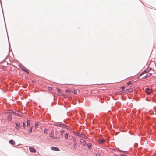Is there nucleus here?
<instances>
[{
	"label": "nucleus",
	"instance_id": "f257e3e1",
	"mask_svg": "<svg viewBox=\"0 0 156 156\" xmlns=\"http://www.w3.org/2000/svg\"><path fill=\"white\" fill-rule=\"evenodd\" d=\"M77 136H80V137L83 138H86V136H85V135L82 133L80 134V133H77Z\"/></svg>",
	"mask_w": 156,
	"mask_h": 156
},
{
	"label": "nucleus",
	"instance_id": "f03ea898",
	"mask_svg": "<svg viewBox=\"0 0 156 156\" xmlns=\"http://www.w3.org/2000/svg\"><path fill=\"white\" fill-rule=\"evenodd\" d=\"M29 149L30 151L31 152L35 153L36 152V149L33 147H30Z\"/></svg>",
	"mask_w": 156,
	"mask_h": 156
},
{
	"label": "nucleus",
	"instance_id": "7ed1b4c3",
	"mask_svg": "<svg viewBox=\"0 0 156 156\" xmlns=\"http://www.w3.org/2000/svg\"><path fill=\"white\" fill-rule=\"evenodd\" d=\"M151 69V68H150V69H147V70H145L144 71L140 74V76H141L142 75H143L144 74V73H147L148 72H149V71Z\"/></svg>",
	"mask_w": 156,
	"mask_h": 156
},
{
	"label": "nucleus",
	"instance_id": "20e7f679",
	"mask_svg": "<svg viewBox=\"0 0 156 156\" xmlns=\"http://www.w3.org/2000/svg\"><path fill=\"white\" fill-rule=\"evenodd\" d=\"M151 69V68H150V69H147V70H145L144 71L140 74V76H141L142 75H143L144 74V73H147L148 72H149V71Z\"/></svg>",
	"mask_w": 156,
	"mask_h": 156
},
{
	"label": "nucleus",
	"instance_id": "39448f33",
	"mask_svg": "<svg viewBox=\"0 0 156 156\" xmlns=\"http://www.w3.org/2000/svg\"><path fill=\"white\" fill-rule=\"evenodd\" d=\"M146 92L147 94L149 95L151 94V93L152 92V90L148 88H147L146 89Z\"/></svg>",
	"mask_w": 156,
	"mask_h": 156
},
{
	"label": "nucleus",
	"instance_id": "423d86ee",
	"mask_svg": "<svg viewBox=\"0 0 156 156\" xmlns=\"http://www.w3.org/2000/svg\"><path fill=\"white\" fill-rule=\"evenodd\" d=\"M105 141V140L103 138L99 139L98 140L99 143L101 144L104 143Z\"/></svg>",
	"mask_w": 156,
	"mask_h": 156
},
{
	"label": "nucleus",
	"instance_id": "0eeeda50",
	"mask_svg": "<svg viewBox=\"0 0 156 156\" xmlns=\"http://www.w3.org/2000/svg\"><path fill=\"white\" fill-rule=\"evenodd\" d=\"M51 149L54 151H59V149L58 148L54 147H51Z\"/></svg>",
	"mask_w": 156,
	"mask_h": 156
},
{
	"label": "nucleus",
	"instance_id": "6e6552de",
	"mask_svg": "<svg viewBox=\"0 0 156 156\" xmlns=\"http://www.w3.org/2000/svg\"><path fill=\"white\" fill-rule=\"evenodd\" d=\"M81 143L83 145H86L87 144L86 142L83 139H81L80 140Z\"/></svg>",
	"mask_w": 156,
	"mask_h": 156
},
{
	"label": "nucleus",
	"instance_id": "1a4fd4ad",
	"mask_svg": "<svg viewBox=\"0 0 156 156\" xmlns=\"http://www.w3.org/2000/svg\"><path fill=\"white\" fill-rule=\"evenodd\" d=\"M16 128L17 130H19L20 128V124L16 123Z\"/></svg>",
	"mask_w": 156,
	"mask_h": 156
},
{
	"label": "nucleus",
	"instance_id": "9d476101",
	"mask_svg": "<svg viewBox=\"0 0 156 156\" xmlns=\"http://www.w3.org/2000/svg\"><path fill=\"white\" fill-rule=\"evenodd\" d=\"M9 143L12 145H14L15 144V141L12 140H10L9 141Z\"/></svg>",
	"mask_w": 156,
	"mask_h": 156
},
{
	"label": "nucleus",
	"instance_id": "9b49d317",
	"mask_svg": "<svg viewBox=\"0 0 156 156\" xmlns=\"http://www.w3.org/2000/svg\"><path fill=\"white\" fill-rule=\"evenodd\" d=\"M151 73H148V74L146 75L144 77L142 78H146L147 77L150 76L151 75Z\"/></svg>",
	"mask_w": 156,
	"mask_h": 156
},
{
	"label": "nucleus",
	"instance_id": "f8f14e48",
	"mask_svg": "<svg viewBox=\"0 0 156 156\" xmlns=\"http://www.w3.org/2000/svg\"><path fill=\"white\" fill-rule=\"evenodd\" d=\"M12 119V116L9 115L7 117V119L9 121H11Z\"/></svg>",
	"mask_w": 156,
	"mask_h": 156
},
{
	"label": "nucleus",
	"instance_id": "ddd939ff",
	"mask_svg": "<svg viewBox=\"0 0 156 156\" xmlns=\"http://www.w3.org/2000/svg\"><path fill=\"white\" fill-rule=\"evenodd\" d=\"M53 131L52 130L51 132V133L50 134L49 136L51 137H53L54 134H53Z\"/></svg>",
	"mask_w": 156,
	"mask_h": 156
},
{
	"label": "nucleus",
	"instance_id": "4468645a",
	"mask_svg": "<svg viewBox=\"0 0 156 156\" xmlns=\"http://www.w3.org/2000/svg\"><path fill=\"white\" fill-rule=\"evenodd\" d=\"M77 142H75L73 145V147L74 148H77Z\"/></svg>",
	"mask_w": 156,
	"mask_h": 156
},
{
	"label": "nucleus",
	"instance_id": "2eb2a0df",
	"mask_svg": "<svg viewBox=\"0 0 156 156\" xmlns=\"http://www.w3.org/2000/svg\"><path fill=\"white\" fill-rule=\"evenodd\" d=\"M68 135H69V133H66L65 136V139H67L68 138Z\"/></svg>",
	"mask_w": 156,
	"mask_h": 156
},
{
	"label": "nucleus",
	"instance_id": "dca6fc26",
	"mask_svg": "<svg viewBox=\"0 0 156 156\" xmlns=\"http://www.w3.org/2000/svg\"><path fill=\"white\" fill-rule=\"evenodd\" d=\"M65 92L66 93H70L71 92V91L70 90H65Z\"/></svg>",
	"mask_w": 156,
	"mask_h": 156
},
{
	"label": "nucleus",
	"instance_id": "f3484780",
	"mask_svg": "<svg viewBox=\"0 0 156 156\" xmlns=\"http://www.w3.org/2000/svg\"><path fill=\"white\" fill-rule=\"evenodd\" d=\"M27 126L30 125V121L29 120H27Z\"/></svg>",
	"mask_w": 156,
	"mask_h": 156
},
{
	"label": "nucleus",
	"instance_id": "a211bd4d",
	"mask_svg": "<svg viewBox=\"0 0 156 156\" xmlns=\"http://www.w3.org/2000/svg\"><path fill=\"white\" fill-rule=\"evenodd\" d=\"M91 144L90 143H88L87 144V147L88 148H90L91 146Z\"/></svg>",
	"mask_w": 156,
	"mask_h": 156
},
{
	"label": "nucleus",
	"instance_id": "6ab92c4d",
	"mask_svg": "<svg viewBox=\"0 0 156 156\" xmlns=\"http://www.w3.org/2000/svg\"><path fill=\"white\" fill-rule=\"evenodd\" d=\"M25 126H26L25 123L24 122L23 124V126H22L23 127L22 128V129H23V128H25Z\"/></svg>",
	"mask_w": 156,
	"mask_h": 156
},
{
	"label": "nucleus",
	"instance_id": "aec40b11",
	"mask_svg": "<svg viewBox=\"0 0 156 156\" xmlns=\"http://www.w3.org/2000/svg\"><path fill=\"white\" fill-rule=\"evenodd\" d=\"M32 128H30V129L28 133L29 134L32 131Z\"/></svg>",
	"mask_w": 156,
	"mask_h": 156
},
{
	"label": "nucleus",
	"instance_id": "412c9836",
	"mask_svg": "<svg viewBox=\"0 0 156 156\" xmlns=\"http://www.w3.org/2000/svg\"><path fill=\"white\" fill-rule=\"evenodd\" d=\"M72 92L75 94H77V92L76 91V90H73V91Z\"/></svg>",
	"mask_w": 156,
	"mask_h": 156
},
{
	"label": "nucleus",
	"instance_id": "4be33fe9",
	"mask_svg": "<svg viewBox=\"0 0 156 156\" xmlns=\"http://www.w3.org/2000/svg\"><path fill=\"white\" fill-rule=\"evenodd\" d=\"M131 82L130 81H129V82H128L127 83V84L128 85H130V84H131Z\"/></svg>",
	"mask_w": 156,
	"mask_h": 156
},
{
	"label": "nucleus",
	"instance_id": "5701e85b",
	"mask_svg": "<svg viewBox=\"0 0 156 156\" xmlns=\"http://www.w3.org/2000/svg\"><path fill=\"white\" fill-rule=\"evenodd\" d=\"M64 133V131L63 130L62 131L60 132V133L61 135H62Z\"/></svg>",
	"mask_w": 156,
	"mask_h": 156
},
{
	"label": "nucleus",
	"instance_id": "b1692460",
	"mask_svg": "<svg viewBox=\"0 0 156 156\" xmlns=\"http://www.w3.org/2000/svg\"><path fill=\"white\" fill-rule=\"evenodd\" d=\"M38 125H39L38 124V123H37V122H36L35 124V127L36 128L38 126Z\"/></svg>",
	"mask_w": 156,
	"mask_h": 156
},
{
	"label": "nucleus",
	"instance_id": "393cba45",
	"mask_svg": "<svg viewBox=\"0 0 156 156\" xmlns=\"http://www.w3.org/2000/svg\"><path fill=\"white\" fill-rule=\"evenodd\" d=\"M72 140L73 141H75L76 140V138L75 137H72Z\"/></svg>",
	"mask_w": 156,
	"mask_h": 156
},
{
	"label": "nucleus",
	"instance_id": "a878e982",
	"mask_svg": "<svg viewBox=\"0 0 156 156\" xmlns=\"http://www.w3.org/2000/svg\"><path fill=\"white\" fill-rule=\"evenodd\" d=\"M23 70L24 71H25V72H26L28 74H29V73L27 71V70H25V69H23Z\"/></svg>",
	"mask_w": 156,
	"mask_h": 156
},
{
	"label": "nucleus",
	"instance_id": "bb28decb",
	"mask_svg": "<svg viewBox=\"0 0 156 156\" xmlns=\"http://www.w3.org/2000/svg\"><path fill=\"white\" fill-rule=\"evenodd\" d=\"M48 90H52V88L51 87H48Z\"/></svg>",
	"mask_w": 156,
	"mask_h": 156
},
{
	"label": "nucleus",
	"instance_id": "cd10ccee",
	"mask_svg": "<svg viewBox=\"0 0 156 156\" xmlns=\"http://www.w3.org/2000/svg\"><path fill=\"white\" fill-rule=\"evenodd\" d=\"M125 89V87L124 86H123L122 87V90H123L124 89Z\"/></svg>",
	"mask_w": 156,
	"mask_h": 156
},
{
	"label": "nucleus",
	"instance_id": "c85d7f7f",
	"mask_svg": "<svg viewBox=\"0 0 156 156\" xmlns=\"http://www.w3.org/2000/svg\"><path fill=\"white\" fill-rule=\"evenodd\" d=\"M44 131L45 133H46L47 132V130L46 129H44Z\"/></svg>",
	"mask_w": 156,
	"mask_h": 156
},
{
	"label": "nucleus",
	"instance_id": "c756f323",
	"mask_svg": "<svg viewBox=\"0 0 156 156\" xmlns=\"http://www.w3.org/2000/svg\"><path fill=\"white\" fill-rule=\"evenodd\" d=\"M57 91L58 92H60V90L59 89H57Z\"/></svg>",
	"mask_w": 156,
	"mask_h": 156
},
{
	"label": "nucleus",
	"instance_id": "7c9ffc66",
	"mask_svg": "<svg viewBox=\"0 0 156 156\" xmlns=\"http://www.w3.org/2000/svg\"><path fill=\"white\" fill-rule=\"evenodd\" d=\"M100 154H96V156H100Z\"/></svg>",
	"mask_w": 156,
	"mask_h": 156
},
{
	"label": "nucleus",
	"instance_id": "2f4dec72",
	"mask_svg": "<svg viewBox=\"0 0 156 156\" xmlns=\"http://www.w3.org/2000/svg\"><path fill=\"white\" fill-rule=\"evenodd\" d=\"M121 156H126V155L124 154H122L121 155Z\"/></svg>",
	"mask_w": 156,
	"mask_h": 156
},
{
	"label": "nucleus",
	"instance_id": "473e14b6",
	"mask_svg": "<svg viewBox=\"0 0 156 156\" xmlns=\"http://www.w3.org/2000/svg\"><path fill=\"white\" fill-rule=\"evenodd\" d=\"M127 91L128 92H131V91H129V90H127Z\"/></svg>",
	"mask_w": 156,
	"mask_h": 156
},
{
	"label": "nucleus",
	"instance_id": "72a5a7b5",
	"mask_svg": "<svg viewBox=\"0 0 156 156\" xmlns=\"http://www.w3.org/2000/svg\"><path fill=\"white\" fill-rule=\"evenodd\" d=\"M13 113L14 114H15V115H16L17 114H16L15 112H13Z\"/></svg>",
	"mask_w": 156,
	"mask_h": 156
},
{
	"label": "nucleus",
	"instance_id": "f704fd0d",
	"mask_svg": "<svg viewBox=\"0 0 156 156\" xmlns=\"http://www.w3.org/2000/svg\"><path fill=\"white\" fill-rule=\"evenodd\" d=\"M33 126H32L31 127V128H32H32H33Z\"/></svg>",
	"mask_w": 156,
	"mask_h": 156
}]
</instances>
